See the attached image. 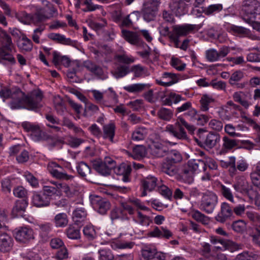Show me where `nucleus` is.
<instances>
[{"mask_svg": "<svg viewBox=\"0 0 260 260\" xmlns=\"http://www.w3.org/2000/svg\"><path fill=\"white\" fill-rule=\"evenodd\" d=\"M57 13V10L54 5L49 2L43 8H38L34 14L25 13L23 15L24 20L22 21L24 24L32 23L39 25L46 20L53 17Z\"/></svg>", "mask_w": 260, "mask_h": 260, "instance_id": "1", "label": "nucleus"}, {"mask_svg": "<svg viewBox=\"0 0 260 260\" xmlns=\"http://www.w3.org/2000/svg\"><path fill=\"white\" fill-rule=\"evenodd\" d=\"M114 59L119 63H115L117 66L111 71L112 74L116 79L121 78L127 75L130 72L129 65L135 61V58L133 56H129L125 53L115 54Z\"/></svg>", "mask_w": 260, "mask_h": 260, "instance_id": "2", "label": "nucleus"}, {"mask_svg": "<svg viewBox=\"0 0 260 260\" xmlns=\"http://www.w3.org/2000/svg\"><path fill=\"white\" fill-rule=\"evenodd\" d=\"M14 44L11 36L1 29L0 30V58L7 61L11 64H15L16 60L11 54Z\"/></svg>", "mask_w": 260, "mask_h": 260, "instance_id": "3", "label": "nucleus"}, {"mask_svg": "<svg viewBox=\"0 0 260 260\" xmlns=\"http://www.w3.org/2000/svg\"><path fill=\"white\" fill-rule=\"evenodd\" d=\"M43 92L40 89L34 90L27 95L24 93V97L22 100H20L22 106L19 109L25 108L29 110H37L43 106Z\"/></svg>", "mask_w": 260, "mask_h": 260, "instance_id": "4", "label": "nucleus"}, {"mask_svg": "<svg viewBox=\"0 0 260 260\" xmlns=\"http://www.w3.org/2000/svg\"><path fill=\"white\" fill-rule=\"evenodd\" d=\"M0 96L4 99L10 98L11 101L10 106L12 109H18L22 107V104L20 100L24 97V92L19 88H14L10 90L4 87L0 90Z\"/></svg>", "mask_w": 260, "mask_h": 260, "instance_id": "5", "label": "nucleus"}, {"mask_svg": "<svg viewBox=\"0 0 260 260\" xmlns=\"http://www.w3.org/2000/svg\"><path fill=\"white\" fill-rule=\"evenodd\" d=\"M244 21L250 20V18L260 17V3L257 0H245L242 4Z\"/></svg>", "mask_w": 260, "mask_h": 260, "instance_id": "6", "label": "nucleus"}, {"mask_svg": "<svg viewBox=\"0 0 260 260\" xmlns=\"http://www.w3.org/2000/svg\"><path fill=\"white\" fill-rule=\"evenodd\" d=\"M202 170L204 172L206 170L205 162L201 159H191L187 162V165L182 170L183 176L188 177V182H191L193 180V174Z\"/></svg>", "mask_w": 260, "mask_h": 260, "instance_id": "7", "label": "nucleus"}, {"mask_svg": "<svg viewBox=\"0 0 260 260\" xmlns=\"http://www.w3.org/2000/svg\"><path fill=\"white\" fill-rule=\"evenodd\" d=\"M218 203V197L212 191H207L203 193L200 209L207 214L213 212Z\"/></svg>", "mask_w": 260, "mask_h": 260, "instance_id": "8", "label": "nucleus"}, {"mask_svg": "<svg viewBox=\"0 0 260 260\" xmlns=\"http://www.w3.org/2000/svg\"><path fill=\"white\" fill-rule=\"evenodd\" d=\"M22 126L25 131L30 132V136L35 141H41L48 138L47 134L42 131L38 125H34L29 122H24Z\"/></svg>", "mask_w": 260, "mask_h": 260, "instance_id": "9", "label": "nucleus"}, {"mask_svg": "<svg viewBox=\"0 0 260 260\" xmlns=\"http://www.w3.org/2000/svg\"><path fill=\"white\" fill-rule=\"evenodd\" d=\"M220 140V135L218 133H209L203 140L196 139V142L201 146L207 149L214 147Z\"/></svg>", "mask_w": 260, "mask_h": 260, "instance_id": "10", "label": "nucleus"}, {"mask_svg": "<svg viewBox=\"0 0 260 260\" xmlns=\"http://www.w3.org/2000/svg\"><path fill=\"white\" fill-rule=\"evenodd\" d=\"M90 199L93 208L100 214H105L109 209L110 204L106 199L98 196H91Z\"/></svg>", "mask_w": 260, "mask_h": 260, "instance_id": "11", "label": "nucleus"}, {"mask_svg": "<svg viewBox=\"0 0 260 260\" xmlns=\"http://www.w3.org/2000/svg\"><path fill=\"white\" fill-rule=\"evenodd\" d=\"M158 5H156L150 1L145 3L142 10L144 19L147 22L154 20L158 11Z\"/></svg>", "mask_w": 260, "mask_h": 260, "instance_id": "12", "label": "nucleus"}, {"mask_svg": "<svg viewBox=\"0 0 260 260\" xmlns=\"http://www.w3.org/2000/svg\"><path fill=\"white\" fill-rule=\"evenodd\" d=\"M13 246L12 237L6 232V230L0 231V251L3 252H9Z\"/></svg>", "mask_w": 260, "mask_h": 260, "instance_id": "13", "label": "nucleus"}, {"mask_svg": "<svg viewBox=\"0 0 260 260\" xmlns=\"http://www.w3.org/2000/svg\"><path fill=\"white\" fill-rule=\"evenodd\" d=\"M235 191L242 194L247 195L249 193L250 186L246 178L243 176H237L233 184Z\"/></svg>", "mask_w": 260, "mask_h": 260, "instance_id": "14", "label": "nucleus"}, {"mask_svg": "<svg viewBox=\"0 0 260 260\" xmlns=\"http://www.w3.org/2000/svg\"><path fill=\"white\" fill-rule=\"evenodd\" d=\"M166 131L179 140H185L187 138V134L179 122H176L174 125H168L166 127Z\"/></svg>", "mask_w": 260, "mask_h": 260, "instance_id": "15", "label": "nucleus"}, {"mask_svg": "<svg viewBox=\"0 0 260 260\" xmlns=\"http://www.w3.org/2000/svg\"><path fill=\"white\" fill-rule=\"evenodd\" d=\"M233 215V209L226 202H223L220 205V210L215 217V219L221 223L224 222Z\"/></svg>", "mask_w": 260, "mask_h": 260, "instance_id": "16", "label": "nucleus"}, {"mask_svg": "<svg viewBox=\"0 0 260 260\" xmlns=\"http://www.w3.org/2000/svg\"><path fill=\"white\" fill-rule=\"evenodd\" d=\"M121 33L124 40L132 45L140 46L141 44H145L137 32L122 29Z\"/></svg>", "mask_w": 260, "mask_h": 260, "instance_id": "17", "label": "nucleus"}, {"mask_svg": "<svg viewBox=\"0 0 260 260\" xmlns=\"http://www.w3.org/2000/svg\"><path fill=\"white\" fill-rule=\"evenodd\" d=\"M159 182L155 177L149 176L142 181L143 191L141 196L145 197L147 195L146 191H152L156 186H159Z\"/></svg>", "mask_w": 260, "mask_h": 260, "instance_id": "18", "label": "nucleus"}, {"mask_svg": "<svg viewBox=\"0 0 260 260\" xmlns=\"http://www.w3.org/2000/svg\"><path fill=\"white\" fill-rule=\"evenodd\" d=\"M15 235L17 241L24 243L34 238L32 230L27 227L20 228L16 232Z\"/></svg>", "mask_w": 260, "mask_h": 260, "instance_id": "19", "label": "nucleus"}, {"mask_svg": "<svg viewBox=\"0 0 260 260\" xmlns=\"http://www.w3.org/2000/svg\"><path fill=\"white\" fill-rule=\"evenodd\" d=\"M50 198L43 192H35L32 198V203L37 207H43L49 206Z\"/></svg>", "mask_w": 260, "mask_h": 260, "instance_id": "20", "label": "nucleus"}, {"mask_svg": "<svg viewBox=\"0 0 260 260\" xmlns=\"http://www.w3.org/2000/svg\"><path fill=\"white\" fill-rule=\"evenodd\" d=\"M87 213L83 205L77 207L73 212V219L75 223L81 226L86 219Z\"/></svg>", "mask_w": 260, "mask_h": 260, "instance_id": "21", "label": "nucleus"}, {"mask_svg": "<svg viewBox=\"0 0 260 260\" xmlns=\"http://www.w3.org/2000/svg\"><path fill=\"white\" fill-rule=\"evenodd\" d=\"M198 26L196 24H185L182 25H176L173 28V31L179 37L186 36L193 32L194 30H198Z\"/></svg>", "mask_w": 260, "mask_h": 260, "instance_id": "22", "label": "nucleus"}, {"mask_svg": "<svg viewBox=\"0 0 260 260\" xmlns=\"http://www.w3.org/2000/svg\"><path fill=\"white\" fill-rule=\"evenodd\" d=\"M115 172L118 175H122V180L124 182L130 181L129 175L132 171L131 166L129 165L122 163L114 169Z\"/></svg>", "mask_w": 260, "mask_h": 260, "instance_id": "23", "label": "nucleus"}, {"mask_svg": "<svg viewBox=\"0 0 260 260\" xmlns=\"http://www.w3.org/2000/svg\"><path fill=\"white\" fill-rule=\"evenodd\" d=\"M233 30L235 32L241 34L244 37H247L252 40H255L257 42V44L255 47V49L260 50V38L251 34L250 31L249 29L241 26H234Z\"/></svg>", "mask_w": 260, "mask_h": 260, "instance_id": "24", "label": "nucleus"}, {"mask_svg": "<svg viewBox=\"0 0 260 260\" xmlns=\"http://www.w3.org/2000/svg\"><path fill=\"white\" fill-rule=\"evenodd\" d=\"M48 38L52 40L66 45H70L74 46L76 42L70 38H67L64 36L59 34L51 33L48 35Z\"/></svg>", "mask_w": 260, "mask_h": 260, "instance_id": "25", "label": "nucleus"}, {"mask_svg": "<svg viewBox=\"0 0 260 260\" xmlns=\"http://www.w3.org/2000/svg\"><path fill=\"white\" fill-rule=\"evenodd\" d=\"M222 141L221 151L223 152H227L234 148L238 146L239 140L231 139L228 136H224L222 138Z\"/></svg>", "mask_w": 260, "mask_h": 260, "instance_id": "26", "label": "nucleus"}, {"mask_svg": "<svg viewBox=\"0 0 260 260\" xmlns=\"http://www.w3.org/2000/svg\"><path fill=\"white\" fill-rule=\"evenodd\" d=\"M17 46L22 51L28 52L32 48V43L25 35H22L18 40Z\"/></svg>", "mask_w": 260, "mask_h": 260, "instance_id": "27", "label": "nucleus"}, {"mask_svg": "<svg viewBox=\"0 0 260 260\" xmlns=\"http://www.w3.org/2000/svg\"><path fill=\"white\" fill-rule=\"evenodd\" d=\"M115 126L113 123H110L103 126V138L108 139L111 142L114 143Z\"/></svg>", "mask_w": 260, "mask_h": 260, "instance_id": "28", "label": "nucleus"}, {"mask_svg": "<svg viewBox=\"0 0 260 260\" xmlns=\"http://www.w3.org/2000/svg\"><path fill=\"white\" fill-rule=\"evenodd\" d=\"M161 170L163 172L173 176L178 173V169L175 164L171 163L166 159H165L161 164Z\"/></svg>", "mask_w": 260, "mask_h": 260, "instance_id": "29", "label": "nucleus"}, {"mask_svg": "<svg viewBox=\"0 0 260 260\" xmlns=\"http://www.w3.org/2000/svg\"><path fill=\"white\" fill-rule=\"evenodd\" d=\"M53 56L52 61L56 67L60 64L66 67H69L71 63V60L67 56H60V54L56 51L53 52Z\"/></svg>", "mask_w": 260, "mask_h": 260, "instance_id": "30", "label": "nucleus"}, {"mask_svg": "<svg viewBox=\"0 0 260 260\" xmlns=\"http://www.w3.org/2000/svg\"><path fill=\"white\" fill-rule=\"evenodd\" d=\"M40 236L42 240L46 241L50 237L52 230V225L50 223H45L38 224Z\"/></svg>", "mask_w": 260, "mask_h": 260, "instance_id": "31", "label": "nucleus"}, {"mask_svg": "<svg viewBox=\"0 0 260 260\" xmlns=\"http://www.w3.org/2000/svg\"><path fill=\"white\" fill-rule=\"evenodd\" d=\"M220 165L223 168H229V171L231 175L235 174L237 171L236 158L234 156H231L226 160H220Z\"/></svg>", "mask_w": 260, "mask_h": 260, "instance_id": "32", "label": "nucleus"}, {"mask_svg": "<svg viewBox=\"0 0 260 260\" xmlns=\"http://www.w3.org/2000/svg\"><path fill=\"white\" fill-rule=\"evenodd\" d=\"M45 118L48 122L46 124L48 127L52 128L56 132L61 131V128L57 126V125L60 124V120L58 118L51 114H46Z\"/></svg>", "mask_w": 260, "mask_h": 260, "instance_id": "33", "label": "nucleus"}, {"mask_svg": "<svg viewBox=\"0 0 260 260\" xmlns=\"http://www.w3.org/2000/svg\"><path fill=\"white\" fill-rule=\"evenodd\" d=\"M150 86V85L149 84L137 83L124 86L123 89L128 92L136 93L148 89Z\"/></svg>", "mask_w": 260, "mask_h": 260, "instance_id": "34", "label": "nucleus"}, {"mask_svg": "<svg viewBox=\"0 0 260 260\" xmlns=\"http://www.w3.org/2000/svg\"><path fill=\"white\" fill-rule=\"evenodd\" d=\"M93 168L100 174L107 176L110 174L111 171L105 165L103 161L100 160H95L93 162Z\"/></svg>", "mask_w": 260, "mask_h": 260, "instance_id": "35", "label": "nucleus"}, {"mask_svg": "<svg viewBox=\"0 0 260 260\" xmlns=\"http://www.w3.org/2000/svg\"><path fill=\"white\" fill-rule=\"evenodd\" d=\"M55 225L57 228H64L69 222L68 215L65 213H60L56 214L54 218Z\"/></svg>", "mask_w": 260, "mask_h": 260, "instance_id": "36", "label": "nucleus"}, {"mask_svg": "<svg viewBox=\"0 0 260 260\" xmlns=\"http://www.w3.org/2000/svg\"><path fill=\"white\" fill-rule=\"evenodd\" d=\"M173 111L171 109H168L164 107H161L157 112V116L159 119L169 121L173 116Z\"/></svg>", "mask_w": 260, "mask_h": 260, "instance_id": "37", "label": "nucleus"}, {"mask_svg": "<svg viewBox=\"0 0 260 260\" xmlns=\"http://www.w3.org/2000/svg\"><path fill=\"white\" fill-rule=\"evenodd\" d=\"M184 100L180 95L174 92H171L162 101V103L164 105L171 106L173 103L177 104Z\"/></svg>", "mask_w": 260, "mask_h": 260, "instance_id": "38", "label": "nucleus"}, {"mask_svg": "<svg viewBox=\"0 0 260 260\" xmlns=\"http://www.w3.org/2000/svg\"><path fill=\"white\" fill-rule=\"evenodd\" d=\"M150 235L153 237H164L169 239L172 236V233L167 229L161 227L160 229L158 227H155L153 231L150 233Z\"/></svg>", "mask_w": 260, "mask_h": 260, "instance_id": "39", "label": "nucleus"}, {"mask_svg": "<svg viewBox=\"0 0 260 260\" xmlns=\"http://www.w3.org/2000/svg\"><path fill=\"white\" fill-rule=\"evenodd\" d=\"M166 155L167 157L165 159L175 165L181 162L182 160L181 153L176 150L167 151Z\"/></svg>", "mask_w": 260, "mask_h": 260, "instance_id": "40", "label": "nucleus"}, {"mask_svg": "<svg viewBox=\"0 0 260 260\" xmlns=\"http://www.w3.org/2000/svg\"><path fill=\"white\" fill-rule=\"evenodd\" d=\"M162 78L166 79V78H169L170 79V81L168 82H164L161 80H156V83L161 86H169L172 85V84L175 83L177 82V80L176 79V76L175 74L171 73H168V72H165L162 75Z\"/></svg>", "mask_w": 260, "mask_h": 260, "instance_id": "41", "label": "nucleus"}, {"mask_svg": "<svg viewBox=\"0 0 260 260\" xmlns=\"http://www.w3.org/2000/svg\"><path fill=\"white\" fill-rule=\"evenodd\" d=\"M134 245L135 243L133 242H127L119 240H116L111 242V246L113 249L132 248Z\"/></svg>", "mask_w": 260, "mask_h": 260, "instance_id": "42", "label": "nucleus"}, {"mask_svg": "<svg viewBox=\"0 0 260 260\" xmlns=\"http://www.w3.org/2000/svg\"><path fill=\"white\" fill-rule=\"evenodd\" d=\"M148 131L146 128L138 127L133 133L132 138L135 141L142 140L146 137Z\"/></svg>", "mask_w": 260, "mask_h": 260, "instance_id": "43", "label": "nucleus"}, {"mask_svg": "<svg viewBox=\"0 0 260 260\" xmlns=\"http://www.w3.org/2000/svg\"><path fill=\"white\" fill-rule=\"evenodd\" d=\"M215 102L214 99L211 96L207 94H204L201 100V110L202 111H207L210 104Z\"/></svg>", "mask_w": 260, "mask_h": 260, "instance_id": "44", "label": "nucleus"}, {"mask_svg": "<svg viewBox=\"0 0 260 260\" xmlns=\"http://www.w3.org/2000/svg\"><path fill=\"white\" fill-rule=\"evenodd\" d=\"M48 168L50 174L57 179L69 180L73 178V176L69 175L66 172H59L57 170H54L49 167H48Z\"/></svg>", "mask_w": 260, "mask_h": 260, "instance_id": "45", "label": "nucleus"}, {"mask_svg": "<svg viewBox=\"0 0 260 260\" xmlns=\"http://www.w3.org/2000/svg\"><path fill=\"white\" fill-rule=\"evenodd\" d=\"M260 257V256L252 252L245 251L239 254L234 260H256Z\"/></svg>", "mask_w": 260, "mask_h": 260, "instance_id": "46", "label": "nucleus"}, {"mask_svg": "<svg viewBox=\"0 0 260 260\" xmlns=\"http://www.w3.org/2000/svg\"><path fill=\"white\" fill-rule=\"evenodd\" d=\"M76 168L78 174L82 177H86L91 172L90 168L83 161L79 162Z\"/></svg>", "mask_w": 260, "mask_h": 260, "instance_id": "47", "label": "nucleus"}, {"mask_svg": "<svg viewBox=\"0 0 260 260\" xmlns=\"http://www.w3.org/2000/svg\"><path fill=\"white\" fill-rule=\"evenodd\" d=\"M147 69L140 64L133 66L130 68V72L134 73V77L139 78L143 76V75L147 73Z\"/></svg>", "mask_w": 260, "mask_h": 260, "instance_id": "48", "label": "nucleus"}, {"mask_svg": "<svg viewBox=\"0 0 260 260\" xmlns=\"http://www.w3.org/2000/svg\"><path fill=\"white\" fill-rule=\"evenodd\" d=\"M27 206V203L25 200L17 201L12 209V212L13 214H20L25 210Z\"/></svg>", "mask_w": 260, "mask_h": 260, "instance_id": "49", "label": "nucleus"}, {"mask_svg": "<svg viewBox=\"0 0 260 260\" xmlns=\"http://www.w3.org/2000/svg\"><path fill=\"white\" fill-rule=\"evenodd\" d=\"M43 191L44 194H46L48 197H50L57 194L58 195L59 193V190H58V186L57 184H54L53 186L45 185L43 187Z\"/></svg>", "mask_w": 260, "mask_h": 260, "instance_id": "50", "label": "nucleus"}, {"mask_svg": "<svg viewBox=\"0 0 260 260\" xmlns=\"http://www.w3.org/2000/svg\"><path fill=\"white\" fill-rule=\"evenodd\" d=\"M167 151L160 144L155 145L151 148L152 154L157 157H161L166 155Z\"/></svg>", "mask_w": 260, "mask_h": 260, "instance_id": "51", "label": "nucleus"}, {"mask_svg": "<svg viewBox=\"0 0 260 260\" xmlns=\"http://www.w3.org/2000/svg\"><path fill=\"white\" fill-rule=\"evenodd\" d=\"M62 125L67 126L69 129H72L76 134H80L83 133L82 129L76 126L69 119L64 117L62 120Z\"/></svg>", "mask_w": 260, "mask_h": 260, "instance_id": "52", "label": "nucleus"}, {"mask_svg": "<svg viewBox=\"0 0 260 260\" xmlns=\"http://www.w3.org/2000/svg\"><path fill=\"white\" fill-rule=\"evenodd\" d=\"M156 251L154 248L146 247L142 249L141 253L144 259L151 260L153 258Z\"/></svg>", "mask_w": 260, "mask_h": 260, "instance_id": "53", "label": "nucleus"}, {"mask_svg": "<svg viewBox=\"0 0 260 260\" xmlns=\"http://www.w3.org/2000/svg\"><path fill=\"white\" fill-rule=\"evenodd\" d=\"M83 232L85 237L89 240H92L96 237L95 230L92 225H86L85 226Z\"/></svg>", "mask_w": 260, "mask_h": 260, "instance_id": "54", "label": "nucleus"}, {"mask_svg": "<svg viewBox=\"0 0 260 260\" xmlns=\"http://www.w3.org/2000/svg\"><path fill=\"white\" fill-rule=\"evenodd\" d=\"M220 192L224 198L232 203H234V196L230 188L224 185H221Z\"/></svg>", "mask_w": 260, "mask_h": 260, "instance_id": "55", "label": "nucleus"}, {"mask_svg": "<svg viewBox=\"0 0 260 260\" xmlns=\"http://www.w3.org/2000/svg\"><path fill=\"white\" fill-rule=\"evenodd\" d=\"M82 5L85 6L83 9L84 12L94 11L101 8L100 5L94 4L93 0H83Z\"/></svg>", "mask_w": 260, "mask_h": 260, "instance_id": "56", "label": "nucleus"}, {"mask_svg": "<svg viewBox=\"0 0 260 260\" xmlns=\"http://www.w3.org/2000/svg\"><path fill=\"white\" fill-rule=\"evenodd\" d=\"M67 237L71 239H79L80 238V230L72 226H70L66 230Z\"/></svg>", "mask_w": 260, "mask_h": 260, "instance_id": "57", "label": "nucleus"}, {"mask_svg": "<svg viewBox=\"0 0 260 260\" xmlns=\"http://www.w3.org/2000/svg\"><path fill=\"white\" fill-rule=\"evenodd\" d=\"M130 203L137 210H141L144 211H149V208L145 206L143 203L140 200L137 198L129 199Z\"/></svg>", "mask_w": 260, "mask_h": 260, "instance_id": "58", "label": "nucleus"}, {"mask_svg": "<svg viewBox=\"0 0 260 260\" xmlns=\"http://www.w3.org/2000/svg\"><path fill=\"white\" fill-rule=\"evenodd\" d=\"M99 258L101 260H113L114 256L112 251L108 249H103L99 251Z\"/></svg>", "mask_w": 260, "mask_h": 260, "instance_id": "59", "label": "nucleus"}, {"mask_svg": "<svg viewBox=\"0 0 260 260\" xmlns=\"http://www.w3.org/2000/svg\"><path fill=\"white\" fill-rule=\"evenodd\" d=\"M222 9L221 4H214L209 6L208 8H205L203 12L207 15L213 14L215 13L218 12Z\"/></svg>", "mask_w": 260, "mask_h": 260, "instance_id": "60", "label": "nucleus"}, {"mask_svg": "<svg viewBox=\"0 0 260 260\" xmlns=\"http://www.w3.org/2000/svg\"><path fill=\"white\" fill-rule=\"evenodd\" d=\"M196 220L202 222L204 224H207L209 221V218L199 211H196L192 215Z\"/></svg>", "mask_w": 260, "mask_h": 260, "instance_id": "61", "label": "nucleus"}, {"mask_svg": "<svg viewBox=\"0 0 260 260\" xmlns=\"http://www.w3.org/2000/svg\"><path fill=\"white\" fill-rule=\"evenodd\" d=\"M233 230L237 233H242L246 229V223L242 220H238L233 222Z\"/></svg>", "mask_w": 260, "mask_h": 260, "instance_id": "62", "label": "nucleus"}, {"mask_svg": "<svg viewBox=\"0 0 260 260\" xmlns=\"http://www.w3.org/2000/svg\"><path fill=\"white\" fill-rule=\"evenodd\" d=\"M210 242L212 244L215 245V247L217 248H220L219 245H222L223 247H225L228 245V242L226 240L218 236H211Z\"/></svg>", "mask_w": 260, "mask_h": 260, "instance_id": "63", "label": "nucleus"}, {"mask_svg": "<svg viewBox=\"0 0 260 260\" xmlns=\"http://www.w3.org/2000/svg\"><path fill=\"white\" fill-rule=\"evenodd\" d=\"M54 104L55 109L58 113L63 112L65 110L62 99L59 96H55L54 99Z\"/></svg>", "mask_w": 260, "mask_h": 260, "instance_id": "64", "label": "nucleus"}]
</instances>
